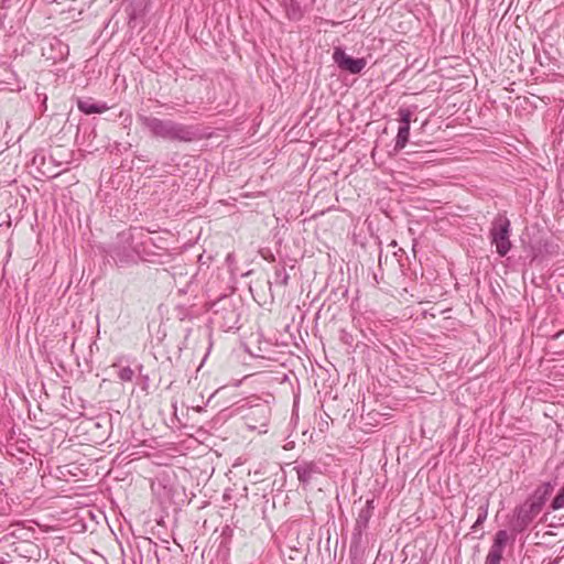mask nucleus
<instances>
[{
    "instance_id": "obj_8",
    "label": "nucleus",
    "mask_w": 564,
    "mask_h": 564,
    "mask_svg": "<svg viewBox=\"0 0 564 564\" xmlns=\"http://www.w3.org/2000/svg\"><path fill=\"white\" fill-rule=\"evenodd\" d=\"M543 501L532 499L524 503L518 512V519L523 523H530L542 510Z\"/></svg>"
},
{
    "instance_id": "obj_15",
    "label": "nucleus",
    "mask_w": 564,
    "mask_h": 564,
    "mask_svg": "<svg viewBox=\"0 0 564 564\" xmlns=\"http://www.w3.org/2000/svg\"><path fill=\"white\" fill-rule=\"evenodd\" d=\"M111 256H112V258H113L116 261H119V262H121V263H123V262H124V260L120 257V253H119V251H118V250H116V249H115V250L112 251V254H111Z\"/></svg>"
},
{
    "instance_id": "obj_7",
    "label": "nucleus",
    "mask_w": 564,
    "mask_h": 564,
    "mask_svg": "<svg viewBox=\"0 0 564 564\" xmlns=\"http://www.w3.org/2000/svg\"><path fill=\"white\" fill-rule=\"evenodd\" d=\"M294 470L303 485L310 484L315 475L321 474L318 465L314 462H302L294 467Z\"/></svg>"
},
{
    "instance_id": "obj_4",
    "label": "nucleus",
    "mask_w": 564,
    "mask_h": 564,
    "mask_svg": "<svg viewBox=\"0 0 564 564\" xmlns=\"http://www.w3.org/2000/svg\"><path fill=\"white\" fill-rule=\"evenodd\" d=\"M508 541L509 533L506 530H499L495 534L494 542L486 556L485 564H501Z\"/></svg>"
},
{
    "instance_id": "obj_10",
    "label": "nucleus",
    "mask_w": 564,
    "mask_h": 564,
    "mask_svg": "<svg viewBox=\"0 0 564 564\" xmlns=\"http://www.w3.org/2000/svg\"><path fill=\"white\" fill-rule=\"evenodd\" d=\"M285 14L290 20L299 21L303 17V11L296 0H282Z\"/></svg>"
},
{
    "instance_id": "obj_5",
    "label": "nucleus",
    "mask_w": 564,
    "mask_h": 564,
    "mask_svg": "<svg viewBox=\"0 0 564 564\" xmlns=\"http://www.w3.org/2000/svg\"><path fill=\"white\" fill-rule=\"evenodd\" d=\"M400 127L395 138V150H402L405 148L410 137V123L412 118V111L408 108L399 109Z\"/></svg>"
},
{
    "instance_id": "obj_6",
    "label": "nucleus",
    "mask_w": 564,
    "mask_h": 564,
    "mask_svg": "<svg viewBox=\"0 0 564 564\" xmlns=\"http://www.w3.org/2000/svg\"><path fill=\"white\" fill-rule=\"evenodd\" d=\"M375 505L373 500L369 499L366 501V505L360 509L358 517L355 523V535L360 536L362 532L367 529L368 523L373 514Z\"/></svg>"
},
{
    "instance_id": "obj_14",
    "label": "nucleus",
    "mask_w": 564,
    "mask_h": 564,
    "mask_svg": "<svg viewBox=\"0 0 564 564\" xmlns=\"http://www.w3.org/2000/svg\"><path fill=\"white\" fill-rule=\"evenodd\" d=\"M564 507V484L563 487L560 489L558 494L554 497L551 503V508L553 510H558Z\"/></svg>"
},
{
    "instance_id": "obj_18",
    "label": "nucleus",
    "mask_w": 564,
    "mask_h": 564,
    "mask_svg": "<svg viewBox=\"0 0 564 564\" xmlns=\"http://www.w3.org/2000/svg\"><path fill=\"white\" fill-rule=\"evenodd\" d=\"M236 323V321L232 322V324H228L227 327L228 328H231L234 326V324Z\"/></svg>"
},
{
    "instance_id": "obj_13",
    "label": "nucleus",
    "mask_w": 564,
    "mask_h": 564,
    "mask_svg": "<svg viewBox=\"0 0 564 564\" xmlns=\"http://www.w3.org/2000/svg\"><path fill=\"white\" fill-rule=\"evenodd\" d=\"M134 371L130 367H123L118 371V378L123 382L132 381Z\"/></svg>"
},
{
    "instance_id": "obj_17",
    "label": "nucleus",
    "mask_w": 564,
    "mask_h": 564,
    "mask_svg": "<svg viewBox=\"0 0 564 564\" xmlns=\"http://www.w3.org/2000/svg\"><path fill=\"white\" fill-rule=\"evenodd\" d=\"M231 315H232V316H231V318H230V319L236 318L235 311H231Z\"/></svg>"
},
{
    "instance_id": "obj_12",
    "label": "nucleus",
    "mask_w": 564,
    "mask_h": 564,
    "mask_svg": "<svg viewBox=\"0 0 564 564\" xmlns=\"http://www.w3.org/2000/svg\"><path fill=\"white\" fill-rule=\"evenodd\" d=\"M477 511H478V516L473 525L474 530H476L477 527L481 525L486 521L487 516H488V503H484V505L479 506Z\"/></svg>"
},
{
    "instance_id": "obj_11",
    "label": "nucleus",
    "mask_w": 564,
    "mask_h": 564,
    "mask_svg": "<svg viewBox=\"0 0 564 564\" xmlns=\"http://www.w3.org/2000/svg\"><path fill=\"white\" fill-rule=\"evenodd\" d=\"M552 490L553 486L550 482H545L535 490L533 499L541 500L544 503Z\"/></svg>"
},
{
    "instance_id": "obj_16",
    "label": "nucleus",
    "mask_w": 564,
    "mask_h": 564,
    "mask_svg": "<svg viewBox=\"0 0 564 564\" xmlns=\"http://www.w3.org/2000/svg\"><path fill=\"white\" fill-rule=\"evenodd\" d=\"M265 410H267L265 408H259V409H257V411H259V412H263V411H265Z\"/></svg>"
},
{
    "instance_id": "obj_19",
    "label": "nucleus",
    "mask_w": 564,
    "mask_h": 564,
    "mask_svg": "<svg viewBox=\"0 0 564 564\" xmlns=\"http://www.w3.org/2000/svg\"><path fill=\"white\" fill-rule=\"evenodd\" d=\"M227 260L232 261L231 254H228Z\"/></svg>"
},
{
    "instance_id": "obj_21",
    "label": "nucleus",
    "mask_w": 564,
    "mask_h": 564,
    "mask_svg": "<svg viewBox=\"0 0 564 564\" xmlns=\"http://www.w3.org/2000/svg\"><path fill=\"white\" fill-rule=\"evenodd\" d=\"M288 275L284 276L283 283L286 284Z\"/></svg>"
},
{
    "instance_id": "obj_2",
    "label": "nucleus",
    "mask_w": 564,
    "mask_h": 564,
    "mask_svg": "<svg viewBox=\"0 0 564 564\" xmlns=\"http://www.w3.org/2000/svg\"><path fill=\"white\" fill-rule=\"evenodd\" d=\"M511 224L505 215H498L491 223L489 237L491 245L496 247V252L505 257L511 249L510 241Z\"/></svg>"
},
{
    "instance_id": "obj_20",
    "label": "nucleus",
    "mask_w": 564,
    "mask_h": 564,
    "mask_svg": "<svg viewBox=\"0 0 564 564\" xmlns=\"http://www.w3.org/2000/svg\"><path fill=\"white\" fill-rule=\"evenodd\" d=\"M227 260L232 261L231 254H228Z\"/></svg>"
},
{
    "instance_id": "obj_3",
    "label": "nucleus",
    "mask_w": 564,
    "mask_h": 564,
    "mask_svg": "<svg viewBox=\"0 0 564 564\" xmlns=\"http://www.w3.org/2000/svg\"><path fill=\"white\" fill-rule=\"evenodd\" d=\"M333 58L340 69L347 70L350 74H359L366 67L365 58H354L339 47L335 48Z\"/></svg>"
},
{
    "instance_id": "obj_1",
    "label": "nucleus",
    "mask_w": 564,
    "mask_h": 564,
    "mask_svg": "<svg viewBox=\"0 0 564 564\" xmlns=\"http://www.w3.org/2000/svg\"><path fill=\"white\" fill-rule=\"evenodd\" d=\"M138 120L153 137L163 140L191 142L197 137L196 129L173 120H164L144 115H139Z\"/></svg>"
},
{
    "instance_id": "obj_9",
    "label": "nucleus",
    "mask_w": 564,
    "mask_h": 564,
    "mask_svg": "<svg viewBox=\"0 0 564 564\" xmlns=\"http://www.w3.org/2000/svg\"><path fill=\"white\" fill-rule=\"evenodd\" d=\"M77 108L86 115L104 113L109 109L106 102H95L91 98L78 99Z\"/></svg>"
}]
</instances>
